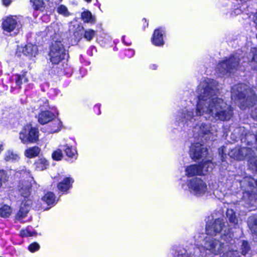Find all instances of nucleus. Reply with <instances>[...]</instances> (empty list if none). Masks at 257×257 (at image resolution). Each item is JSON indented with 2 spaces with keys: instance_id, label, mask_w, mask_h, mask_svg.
I'll use <instances>...</instances> for the list:
<instances>
[{
  "instance_id": "obj_42",
  "label": "nucleus",
  "mask_w": 257,
  "mask_h": 257,
  "mask_svg": "<svg viewBox=\"0 0 257 257\" xmlns=\"http://www.w3.org/2000/svg\"><path fill=\"white\" fill-rule=\"evenodd\" d=\"M53 124H56L57 125V126L56 127H54V128H52L51 131H50V132L51 133H55V132H57L58 131H59V126L60 125V122L59 120H56L54 121L53 122Z\"/></svg>"
},
{
  "instance_id": "obj_14",
  "label": "nucleus",
  "mask_w": 257,
  "mask_h": 257,
  "mask_svg": "<svg viewBox=\"0 0 257 257\" xmlns=\"http://www.w3.org/2000/svg\"><path fill=\"white\" fill-rule=\"evenodd\" d=\"M163 31L161 29L155 30L152 38L153 43L156 46H161L164 44Z\"/></svg>"
},
{
  "instance_id": "obj_1",
  "label": "nucleus",
  "mask_w": 257,
  "mask_h": 257,
  "mask_svg": "<svg viewBox=\"0 0 257 257\" xmlns=\"http://www.w3.org/2000/svg\"><path fill=\"white\" fill-rule=\"evenodd\" d=\"M219 92L217 81L207 78L198 86L197 93L198 101L195 111L185 109L178 115L179 120L184 122L196 116H203L211 120H228L232 115V109L222 99L217 97Z\"/></svg>"
},
{
  "instance_id": "obj_19",
  "label": "nucleus",
  "mask_w": 257,
  "mask_h": 257,
  "mask_svg": "<svg viewBox=\"0 0 257 257\" xmlns=\"http://www.w3.org/2000/svg\"><path fill=\"white\" fill-rule=\"evenodd\" d=\"M247 165L252 172L257 171V155L253 151L252 155L248 159Z\"/></svg>"
},
{
  "instance_id": "obj_6",
  "label": "nucleus",
  "mask_w": 257,
  "mask_h": 257,
  "mask_svg": "<svg viewBox=\"0 0 257 257\" xmlns=\"http://www.w3.org/2000/svg\"><path fill=\"white\" fill-rule=\"evenodd\" d=\"M224 246L223 242L212 238H206L204 243V248L215 255H219L223 252Z\"/></svg>"
},
{
  "instance_id": "obj_11",
  "label": "nucleus",
  "mask_w": 257,
  "mask_h": 257,
  "mask_svg": "<svg viewBox=\"0 0 257 257\" xmlns=\"http://www.w3.org/2000/svg\"><path fill=\"white\" fill-rule=\"evenodd\" d=\"M213 130L210 123H201L196 125L194 132H197L200 137L205 138V140L210 139L212 136Z\"/></svg>"
},
{
  "instance_id": "obj_31",
  "label": "nucleus",
  "mask_w": 257,
  "mask_h": 257,
  "mask_svg": "<svg viewBox=\"0 0 257 257\" xmlns=\"http://www.w3.org/2000/svg\"><path fill=\"white\" fill-rule=\"evenodd\" d=\"M29 210L28 209V208H25L23 206L21 205L20 209L16 215V218L17 219H21L25 217L28 213Z\"/></svg>"
},
{
  "instance_id": "obj_50",
  "label": "nucleus",
  "mask_w": 257,
  "mask_h": 257,
  "mask_svg": "<svg viewBox=\"0 0 257 257\" xmlns=\"http://www.w3.org/2000/svg\"><path fill=\"white\" fill-rule=\"evenodd\" d=\"M219 154H220V155H221V160H222V161H224V157H223V156L221 154L220 152H219Z\"/></svg>"
},
{
  "instance_id": "obj_30",
  "label": "nucleus",
  "mask_w": 257,
  "mask_h": 257,
  "mask_svg": "<svg viewBox=\"0 0 257 257\" xmlns=\"http://www.w3.org/2000/svg\"><path fill=\"white\" fill-rule=\"evenodd\" d=\"M250 247L248 242L246 241L243 240L241 242L240 245V251L242 255H246V253L250 250Z\"/></svg>"
},
{
  "instance_id": "obj_49",
  "label": "nucleus",
  "mask_w": 257,
  "mask_h": 257,
  "mask_svg": "<svg viewBox=\"0 0 257 257\" xmlns=\"http://www.w3.org/2000/svg\"><path fill=\"white\" fill-rule=\"evenodd\" d=\"M254 139L255 141V145H256V148H257V133H256V135H254Z\"/></svg>"
},
{
  "instance_id": "obj_23",
  "label": "nucleus",
  "mask_w": 257,
  "mask_h": 257,
  "mask_svg": "<svg viewBox=\"0 0 257 257\" xmlns=\"http://www.w3.org/2000/svg\"><path fill=\"white\" fill-rule=\"evenodd\" d=\"M33 4V7L35 10L43 12L46 5L43 0H30Z\"/></svg>"
},
{
  "instance_id": "obj_54",
  "label": "nucleus",
  "mask_w": 257,
  "mask_h": 257,
  "mask_svg": "<svg viewBox=\"0 0 257 257\" xmlns=\"http://www.w3.org/2000/svg\"><path fill=\"white\" fill-rule=\"evenodd\" d=\"M224 239H226L224 237H222Z\"/></svg>"
},
{
  "instance_id": "obj_21",
  "label": "nucleus",
  "mask_w": 257,
  "mask_h": 257,
  "mask_svg": "<svg viewBox=\"0 0 257 257\" xmlns=\"http://www.w3.org/2000/svg\"><path fill=\"white\" fill-rule=\"evenodd\" d=\"M36 169L38 171H43L46 169L49 163L45 158L38 159L35 163Z\"/></svg>"
},
{
  "instance_id": "obj_26",
  "label": "nucleus",
  "mask_w": 257,
  "mask_h": 257,
  "mask_svg": "<svg viewBox=\"0 0 257 257\" xmlns=\"http://www.w3.org/2000/svg\"><path fill=\"white\" fill-rule=\"evenodd\" d=\"M42 200L48 205L52 204L55 201V196L52 192H48L43 196Z\"/></svg>"
},
{
  "instance_id": "obj_36",
  "label": "nucleus",
  "mask_w": 257,
  "mask_h": 257,
  "mask_svg": "<svg viewBox=\"0 0 257 257\" xmlns=\"http://www.w3.org/2000/svg\"><path fill=\"white\" fill-rule=\"evenodd\" d=\"M95 32L91 29H89L85 31L84 37L88 41H91L94 37Z\"/></svg>"
},
{
  "instance_id": "obj_34",
  "label": "nucleus",
  "mask_w": 257,
  "mask_h": 257,
  "mask_svg": "<svg viewBox=\"0 0 257 257\" xmlns=\"http://www.w3.org/2000/svg\"><path fill=\"white\" fill-rule=\"evenodd\" d=\"M19 158V156L14 153L13 151H8L6 154L5 160L7 161H9L10 160H16Z\"/></svg>"
},
{
  "instance_id": "obj_15",
  "label": "nucleus",
  "mask_w": 257,
  "mask_h": 257,
  "mask_svg": "<svg viewBox=\"0 0 257 257\" xmlns=\"http://www.w3.org/2000/svg\"><path fill=\"white\" fill-rule=\"evenodd\" d=\"M198 166L200 168L201 172H202L201 175H205L206 173L211 172L213 170V168L215 167V165L211 161L207 160L203 161Z\"/></svg>"
},
{
  "instance_id": "obj_35",
  "label": "nucleus",
  "mask_w": 257,
  "mask_h": 257,
  "mask_svg": "<svg viewBox=\"0 0 257 257\" xmlns=\"http://www.w3.org/2000/svg\"><path fill=\"white\" fill-rule=\"evenodd\" d=\"M53 160L56 161H60L63 157V153L60 149H57L54 151L52 155Z\"/></svg>"
},
{
  "instance_id": "obj_41",
  "label": "nucleus",
  "mask_w": 257,
  "mask_h": 257,
  "mask_svg": "<svg viewBox=\"0 0 257 257\" xmlns=\"http://www.w3.org/2000/svg\"><path fill=\"white\" fill-rule=\"evenodd\" d=\"M40 247L39 245L37 243H33L30 244L29 246V249L31 252H34L38 249Z\"/></svg>"
},
{
  "instance_id": "obj_2",
  "label": "nucleus",
  "mask_w": 257,
  "mask_h": 257,
  "mask_svg": "<svg viewBox=\"0 0 257 257\" xmlns=\"http://www.w3.org/2000/svg\"><path fill=\"white\" fill-rule=\"evenodd\" d=\"M231 97L238 101L241 109L253 106L257 101L253 90L243 84L234 85L231 89Z\"/></svg>"
},
{
  "instance_id": "obj_24",
  "label": "nucleus",
  "mask_w": 257,
  "mask_h": 257,
  "mask_svg": "<svg viewBox=\"0 0 257 257\" xmlns=\"http://www.w3.org/2000/svg\"><path fill=\"white\" fill-rule=\"evenodd\" d=\"M81 19L85 23H94L95 22V19L91 13L88 11H84L81 14Z\"/></svg>"
},
{
  "instance_id": "obj_18",
  "label": "nucleus",
  "mask_w": 257,
  "mask_h": 257,
  "mask_svg": "<svg viewBox=\"0 0 257 257\" xmlns=\"http://www.w3.org/2000/svg\"><path fill=\"white\" fill-rule=\"evenodd\" d=\"M247 224L251 232L257 234V215L250 216L247 220Z\"/></svg>"
},
{
  "instance_id": "obj_10",
  "label": "nucleus",
  "mask_w": 257,
  "mask_h": 257,
  "mask_svg": "<svg viewBox=\"0 0 257 257\" xmlns=\"http://www.w3.org/2000/svg\"><path fill=\"white\" fill-rule=\"evenodd\" d=\"M207 154V149L203 145L198 143L191 145L190 149V155L193 160H198L205 157Z\"/></svg>"
},
{
  "instance_id": "obj_44",
  "label": "nucleus",
  "mask_w": 257,
  "mask_h": 257,
  "mask_svg": "<svg viewBox=\"0 0 257 257\" xmlns=\"http://www.w3.org/2000/svg\"><path fill=\"white\" fill-rule=\"evenodd\" d=\"M248 181V185L249 186H250L251 185H252L253 184V179L250 178V177H244L242 181H241V182H245V181Z\"/></svg>"
},
{
  "instance_id": "obj_22",
  "label": "nucleus",
  "mask_w": 257,
  "mask_h": 257,
  "mask_svg": "<svg viewBox=\"0 0 257 257\" xmlns=\"http://www.w3.org/2000/svg\"><path fill=\"white\" fill-rule=\"evenodd\" d=\"M40 152V148L38 147L35 146L27 149L25 152V154L27 157L32 158L37 156Z\"/></svg>"
},
{
  "instance_id": "obj_28",
  "label": "nucleus",
  "mask_w": 257,
  "mask_h": 257,
  "mask_svg": "<svg viewBox=\"0 0 257 257\" xmlns=\"http://www.w3.org/2000/svg\"><path fill=\"white\" fill-rule=\"evenodd\" d=\"M226 217L230 222L234 224L237 223V219L235 216V212L232 209H227L226 211Z\"/></svg>"
},
{
  "instance_id": "obj_45",
  "label": "nucleus",
  "mask_w": 257,
  "mask_h": 257,
  "mask_svg": "<svg viewBox=\"0 0 257 257\" xmlns=\"http://www.w3.org/2000/svg\"><path fill=\"white\" fill-rule=\"evenodd\" d=\"M6 175L4 170L0 171V179L2 181L6 180Z\"/></svg>"
},
{
  "instance_id": "obj_4",
  "label": "nucleus",
  "mask_w": 257,
  "mask_h": 257,
  "mask_svg": "<svg viewBox=\"0 0 257 257\" xmlns=\"http://www.w3.org/2000/svg\"><path fill=\"white\" fill-rule=\"evenodd\" d=\"M39 136L38 128L29 124L24 126L19 134V138L24 144L35 143L39 140Z\"/></svg>"
},
{
  "instance_id": "obj_48",
  "label": "nucleus",
  "mask_w": 257,
  "mask_h": 257,
  "mask_svg": "<svg viewBox=\"0 0 257 257\" xmlns=\"http://www.w3.org/2000/svg\"><path fill=\"white\" fill-rule=\"evenodd\" d=\"M3 144L2 143L0 142V152L3 150Z\"/></svg>"
},
{
  "instance_id": "obj_7",
  "label": "nucleus",
  "mask_w": 257,
  "mask_h": 257,
  "mask_svg": "<svg viewBox=\"0 0 257 257\" xmlns=\"http://www.w3.org/2000/svg\"><path fill=\"white\" fill-rule=\"evenodd\" d=\"M253 152V150L249 147L235 148L228 153V156L236 160L242 161L246 159L247 161L252 155Z\"/></svg>"
},
{
  "instance_id": "obj_47",
  "label": "nucleus",
  "mask_w": 257,
  "mask_h": 257,
  "mask_svg": "<svg viewBox=\"0 0 257 257\" xmlns=\"http://www.w3.org/2000/svg\"><path fill=\"white\" fill-rule=\"evenodd\" d=\"M177 257H189L188 254H186L185 252H183L181 254H179Z\"/></svg>"
},
{
  "instance_id": "obj_16",
  "label": "nucleus",
  "mask_w": 257,
  "mask_h": 257,
  "mask_svg": "<svg viewBox=\"0 0 257 257\" xmlns=\"http://www.w3.org/2000/svg\"><path fill=\"white\" fill-rule=\"evenodd\" d=\"M54 115L49 111L42 112L39 115L38 121L41 124H45L53 119Z\"/></svg>"
},
{
  "instance_id": "obj_43",
  "label": "nucleus",
  "mask_w": 257,
  "mask_h": 257,
  "mask_svg": "<svg viewBox=\"0 0 257 257\" xmlns=\"http://www.w3.org/2000/svg\"><path fill=\"white\" fill-rule=\"evenodd\" d=\"M21 235L22 237L32 236L33 234L28 230H23L21 231Z\"/></svg>"
},
{
  "instance_id": "obj_17",
  "label": "nucleus",
  "mask_w": 257,
  "mask_h": 257,
  "mask_svg": "<svg viewBox=\"0 0 257 257\" xmlns=\"http://www.w3.org/2000/svg\"><path fill=\"white\" fill-rule=\"evenodd\" d=\"M186 173L187 176L190 177L196 175H201L202 172H201L198 165H192L186 168Z\"/></svg>"
},
{
  "instance_id": "obj_5",
  "label": "nucleus",
  "mask_w": 257,
  "mask_h": 257,
  "mask_svg": "<svg viewBox=\"0 0 257 257\" xmlns=\"http://www.w3.org/2000/svg\"><path fill=\"white\" fill-rule=\"evenodd\" d=\"M49 56L50 61L54 64H57L65 59L67 54L61 42L55 41L52 44Z\"/></svg>"
},
{
  "instance_id": "obj_3",
  "label": "nucleus",
  "mask_w": 257,
  "mask_h": 257,
  "mask_svg": "<svg viewBox=\"0 0 257 257\" xmlns=\"http://www.w3.org/2000/svg\"><path fill=\"white\" fill-rule=\"evenodd\" d=\"M239 62V59L238 57L231 56L217 64L216 68V72L220 75L232 73L237 69Z\"/></svg>"
},
{
  "instance_id": "obj_32",
  "label": "nucleus",
  "mask_w": 257,
  "mask_h": 257,
  "mask_svg": "<svg viewBox=\"0 0 257 257\" xmlns=\"http://www.w3.org/2000/svg\"><path fill=\"white\" fill-rule=\"evenodd\" d=\"M254 139V135L250 133L246 134L244 138L242 137L241 138L242 141L246 142L248 146H251L252 145V140Z\"/></svg>"
},
{
  "instance_id": "obj_12",
  "label": "nucleus",
  "mask_w": 257,
  "mask_h": 257,
  "mask_svg": "<svg viewBox=\"0 0 257 257\" xmlns=\"http://www.w3.org/2000/svg\"><path fill=\"white\" fill-rule=\"evenodd\" d=\"M19 50L22 52L24 55L29 57H35L38 52L37 46L32 44H28L24 47L19 49Z\"/></svg>"
},
{
  "instance_id": "obj_37",
  "label": "nucleus",
  "mask_w": 257,
  "mask_h": 257,
  "mask_svg": "<svg viewBox=\"0 0 257 257\" xmlns=\"http://www.w3.org/2000/svg\"><path fill=\"white\" fill-rule=\"evenodd\" d=\"M223 257H240V255L236 250L232 249L223 253Z\"/></svg>"
},
{
  "instance_id": "obj_20",
  "label": "nucleus",
  "mask_w": 257,
  "mask_h": 257,
  "mask_svg": "<svg viewBox=\"0 0 257 257\" xmlns=\"http://www.w3.org/2000/svg\"><path fill=\"white\" fill-rule=\"evenodd\" d=\"M72 182H73L72 178H66L62 182L58 183V188L60 191H65L71 187V183Z\"/></svg>"
},
{
  "instance_id": "obj_25",
  "label": "nucleus",
  "mask_w": 257,
  "mask_h": 257,
  "mask_svg": "<svg viewBox=\"0 0 257 257\" xmlns=\"http://www.w3.org/2000/svg\"><path fill=\"white\" fill-rule=\"evenodd\" d=\"M27 72H23V73L21 75L17 74L16 75L17 78L16 79V83L19 87L21 88V86L23 83H27L28 81V78L26 76Z\"/></svg>"
},
{
  "instance_id": "obj_53",
  "label": "nucleus",
  "mask_w": 257,
  "mask_h": 257,
  "mask_svg": "<svg viewBox=\"0 0 257 257\" xmlns=\"http://www.w3.org/2000/svg\"><path fill=\"white\" fill-rule=\"evenodd\" d=\"M255 57H254L253 58V60H255Z\"/></svg>"
},
{
  "instance_id": "obj_9",
  "label": "nucleus",
  "mask_w": 257,
  "mask_h": 257,
  "mask_svg": "<svg viewBox=\"0 0 257 257\" xmlns=\"http://www.w3.org/2000/svg\"><path fill=\"white\" fill-rule=\"evenodd\" d=\"M225 227L224 222L222 219L218 218L212 222L207 223L206 231L207 234L215 235Z\"/></svg>"
},
{
  "instance_id": "obj_33",
  "label": "nucleus",
  "mask_w": 257,
  "mask_h": 257,
  "mask_svg": "<svg viewBox=\"0 0 257 257\" xmlns=\"http://www.w3.org/2000/svg\"><path fill=\"white\" fill-rule=\"evenodd\" d=\"M30 185H28L25 187H22L20 190L21 195L24 198H28L30 195Z\"/></svg>"
},
{
  "instance_id": "obj_40",
  "label": "nucleus",
  "mask_w": 257,
  "mask_h": 257,
  "mask_svg": "<svg viewBox=\"0 0 257 257\" xmlns=\"http://www.w3.org/2000/svg\"><path fill=\"white\" fill-rule=\"evenodd\" d=\"M65 149L64 151L66 155L69 157H72L74 155L75 150L72 151L71 148L68 146H65Z\"/></svg>"
},
{
  "instance_id": "obj_29",
  "label": "nucleus",
  "mask_w": 257,
  "mask_h": 257,
  "mask_svg": "<svg viewBox=\"0 0 257 257\" xmlns=\"http://www.w3.org/2000/svg\"><path fill=\"white\" fill-rule=\"evenodd\" d=\"M56 11L59 14L62 15L64 17H68L70 15V13H69L67 8L63 5L58 6L57 8Z\"/></svg>"
},
{
  "instance_id": "obj_51",
  "label": "nucleus",
  "mask_w": 257,
  "mask_h": 257,
  "mask_svg": "<svg viewBox=\"0 0 257 257\" xmlns=\"http://www.w3.org/2000/svg\"><path fill=\"white\" fill-rule=\"evenodd\" d=\"M51 28H52V27H51V26H50V27H48L47 28L48 31H49V30H50V29H51Z\"/></svg>"
},
{
  "instance_id": "obj_39",
  "label": "nucleus",
  "mask_w": 257,
  "mask_h": 257,
  "mask_svg": "<svg viewBox=\"0 0 257 257\" xmlns=\"http://www.w3.org/2000/svg\"><path fill=\"white\" fill-rule=\"evenodd\" d=\"M32 204V201L31 199H27L25 198L24 200L22 201L21 203V205L23 206L25 208H28V209L29 210Z\"/></svg>"
},
{
  "instance_id": "obj_13",
  "label": "nucleus",
  "mask_w": 257,
  "mask_h": 257,
  "mask_svg": "<svg viewBox=\"0 0 257 257\" xmlns=\"http://www.w3.org/2000/svg\"><path fill=\"white\" fill-rule=\"evenodd\" d=\"M17 20L13 17H8L3 23L4 30L8 32L13 31L17 26Z\"/></svg>"
},
{
  "instance_id": "obj_46",
  "label": "nucleus",
  "mask_w": 257,
  "mask_h": 257,
  "mask_svg": "<svg viewBox=\"0 0 257 257\" xmlns=\"http://www.w3.org/2000/svg\"><path fill=\"white\" fill-rule=\"evenodd\" d=\"M11 0H3V4L6 6H9L11 3Z\"/></svg>"
},
{
  "instance_id": "obj_52",
  "label": "nucleus",
  "mask_w": 257,
  "mask_h": 257,
  "mask_svg": "<svg viewBox=\"0 0 257 257\" xmlns=\"http://www.w3.org/2000/svg\"><path fill=\"white\" fill-rule=\"evenodd\" d=\"M86 2H87V3H90L91 2V0H85Z\"/></svg>"
},
{
  "instance_id": "obj_8",
  "label": "nucleus",
  "mask_w": 257,
  "mask_h": 257,
  "mask_svg": "<svg viewBox=\"0 0 257 257\" xmlns=\"http://www.w3.org/2000/svg\"><path fill=\"white\" fill-rule=\"evenodd\" d=\"M188 185L191 192L195 195H202L207 189L206 184L198 178L190 180Z\"/></svg>"
},
{
  "instance_id": "obj_38",
  "label": "nucleus",
  "mask_w": 257,
  "mask_h": 257,
  "mask_svg": "<svg viewBox=\"0 0 257 257\" xmlns=\"http://www.w3.org/2000/svg\"><path fill=\"white\" fill-rule=\"evenodd\" d=\"M83 29V27L78 26L77 30L74 32V35L75 37L77 39H80L81 38Z\"/></svg>"
},
{
  "instance_id": "obj_27",
  "label": "nucleus",
  "mask_w": 257,
  "mask_h": 257,
  "mask_svg": "<svg viewBox=\"0 0 257 257\" xmlns=\"http://www.w3.org/2000/svg\"><path fill=\"white\" fill-rule=\"evenodd\" d=\"M12 213L11 207L7 205H4L0 208V216L2 217H8Z\"/></svg>"
}]
</instances>
